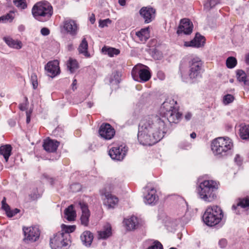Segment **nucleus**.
<instances>
[{"label":"nucleus","mask_w":249,"mask_h":249,"mask_svg":"<svg viewBox=\"0 0 249 249\" xmlns=\"http://www.w3.org/2000/svg\"><path fill=\"white\" fill-rule=\"evenodd\" d=\"M158 200L156 194V190L154 188L151 189L144 197V202L146 204H155Z\"/></svg>","instance_id":"aec40b11"},{"label":"nucleus","mask_w":249,"mask_h":249,"mask_svg":"<svg viewBox=\"0 0 249 249\" xmlns=\"http://www.w3.org/2000/svg\"><path fill=\"white\" fill-rule=\"evenodd\" d=\"M191 117L192 115L190 113H188L185 115V118L187 121L191 119Z\"/></svg>","instance_id":"13d9d810"},{"label":"nucleus","mask_w":249,"mask_h":249,"mask_svg":"<svg viewBox=\"0 0 249 249\" xmlns=\"http://www.w3.org/2000/svg\"><path fill=\"white\" fill-rule=\"evenodd\" d=\"M147 249H163L162 244L158 241H155L152 245L148 248Z\"/></svg>","instance_id":"79ce46f5"},{"label":"nucleus","mask_w":249,"mask_h":249,"mask_svg":"<svg viewBox=\"0 0 249 249\" xmlns=\"http://www.w3.org/2000/svg\"><path fill=\"white\" fill-rule=\"evenodd\" d=\"M245 62L247 64H249V53L245 55Z\"/></svg>","instance_id":"052dcab7"},{"label":"nucleus","mask_w":249,"mask_h":249,"mask_svg":"<svg viewBox=\"0 0 249 249\" xmlns=\"http://www.w3.org/2000/svg\"><path fill=\"white\" fill-rule=\"evenodd\" d=\"M124 222L126 229L128 231H131L136 229L139 224L138 218L134 216H132L130 218L124 219Z\"/></svg>","instance_id":"6ab92c4d"},{"label":"nucleus","mask_w":249,"mask_h":249,"mask_svg":"<svg viewBox=\"0 0 249 249\" xmlns=\"http://www.w3.org/2000/svg\"><path fill=\"white\" fill-rule=\"evenodd\" d=\"M62 231L59 233H63V234H69L70 233L73 232L75 229L76 226L75 225H66L62 224L61 225Z\"/></svg>","instance_id":"f704fd0d"},{"label":"nucleus","mask_w":249,"mask_h":249,"mask_svg":"<svg viewBox=\"0 0 249 249\" xmlns=\"http://www.w3.org/2000/svg\"><path fill=\"white\" fill-rule=\"evenodd\" d=\"M249 206V198L248 197L244 198H239L236 200V203L233 204L232 206V209L235 210L238 207H240L242 208H246Z\"/></svg>","instance_id":"bb28decb"},{"label":"nucleus","mask_w":249,"mask_h":249,"mask_svg":"<svg viewBox=\"0 0 249 249\" xmlns=\"http://www.w3.org/2000/svg\"><path fill=\"white\" fill-rule=\"evenodd\" d=\"M67 66L71 73H73L78 68V63L76 60L70 58L67 62Z\"/></svg>","instance_id":"473e14b6"},{"label":"nucleus","mask_w":249,"mask_h":249,"mask_svg":"<svg viewBox=\"0 0 249 249\" xmlns=\"http://www.w3.org/2000/svg\"><path fill=\"white\" fill-rule=\"evenodd\" d=\"M59 145V142H58L48 138L44 141L43 146L46 151L53 152L57 150Z\"/></svg>","instance_id":"f3484780"},{"label":"nucleus","mask_w":249,"mask_h":249,"mask_svg":"<svg viewBox=\"0 0 249 249\" xmlns=\"http://www.w3.org/2000/svg\"><path fill=\"white\" fill-rule=\"evenodd\" d=\"M119 199L115 196L110 195V208H115L118 205Z\"/></svg>","instance_id":"4c0bfd02"},{"label":"nucleus","mask_w":249,"mask_h":249,"mask_svg":"<svg viewBox=\"0 0 249 249\" xmlns=\"http://www.w3.org/2000/svg\"><path fill=\"white\" fill-rule=\"evenodd\" d=\"M136 35L139 41L142 43L145 42L150 37V31L149 28L141 29L140 31L136 33Z\"/></svg>","instance_id":"412c9836"},{"label":"nucleus","mask_w":249,"mask_h":249,"mask_svg":"<svg viewBox=\"0 0 249 249\" xmlns=\"http://www.w3.org/2000/svg\"><path fill=\"white\" fill-rule=\"evenodd\" d=\"M30 122V113L28 112H26V122L29 123Z\"/></svg>","instance_id":"bf43d9fd"},{"label":"nucleus","mask_w":249,"mask_h":249,"mask_svg":"<svg viewBox=\"0 0 249 249\" xmlns=\"http://www.w3.org/2000/svg\"><path fill=\"white\" fill-rule=\"evenodd\" d=\"M26 107L24 104H20L19 105V108L21 110H25L26 109Z\"/></svg>","instance_id":"680f3d73"},{"label":"nucleus","mask_w":249,"mask_h":249,"mask_svg":"<svg viewBox=\"0 0 249 249\" xmlns=\"http://www.w3.org/2000/svg\"><path fill=\"white\" fill-rule=\"evenodd\" d=\"M31 80L34 89H36L37 87V78L35 73H32L31 75Z\"/></svg>","instance_id":"c03bdc74"},{"label":"nucleus","mask_w":249,"mask_h":249,"mask_svg":"<svg viewBox=\"0 0 249 249\" xmlns=\"http://www.w3.org/2000/svg\"><path fill=\"white\" fill-rule=\"evenodd\" d=\"M109 23V18H107L104 20H100L99 21V27L104 28V27L107 26Z\"/></svg>","instance_id":"de8ad7c7"},{"label":"nucleus","mask_w":249,"mask_h":249,"mask_svg":"<svg viewBox=\"0 0 249 249\" xmlns=\"http://www.w3.org/2000/svg\"><path fill=\"white\" fill-rule=\"evenodd\" d=\"M100 195L104 204L109 209V188L107 187L101 189Z\"/></svg>","instance_id":"393cba45"},{"label":"nucleus","mask_w":249,"mask_h":249,"mask_svg":"<svg viewBox=\"0 0 249 249\" xmlns=\"http://www.w3.org/2000/svg\"><path fill=\"white\" fill-rule=\"evenodd\" d=\"M128 148L125 145H121L116 147H113L110 150V157L112 159L122 160L126 156Z\"/></svg>","instance_id":"9d476101"},{"label":"nucleus","mask_w":249,"mask_h":249,"mask_svg":"<svg viewBox=\"0 0 249 249\" xmlns=\"http://www.w3.org/2000/svg\"><path fill=\"white\" fill-rule=\"evenodd\" d=\"M80 237L83 244L88 247L91 245L93 239V234L89 231H84Z\"/></svg>","instance_id":"4be33fe9"},{"label":"nucleus","mask_w":249,"mask_h":249,"mask_svg":"<svg viewBox=\"0 0 249 249\" xmlns=\"http://www.w3.org/2000/svg\"><path fill=\"white\" fill-rule=\"evenodd\" d=\"M74 187L77 188V191L79 190L80 189V188H81L79 184H75L72 185L71 186V189H73V188Z\"/></svg>","instance_id":"4d7b16f0"},{"label":"nucleus","mask_w":249,"mask_h":249,"mask_svg":"<svg viewBox=\"0 0 249 249\" xmlns=\"http://www.w3.org/2000/svg\"><path fill=\"white\" fill-rule=\"evenodd\" d=\"M68 47H69V49H70L72 48V44L69 45Z\"/></svg>","instance_id":"774afa93"},{"label":"nucleus","mask_w":249,"mask_h":249,"mask_svg":"<svg viewBox=\"0 0 249 249\" xmlns=\"http://www.w3.org/2000/svg\"><path fill=\"white\" fill-rule=\"evenodd\" d=\"M41 33L43 36H47L50 34V30L47 28H43L41 30Z\"/></svg>","instance_id":"3c124183"},{"label":"nucleus","mask_w":249,"mask_h":249,"mask_svg":"<svg viewBox=\"0 0 249 249\" xmlns=\"http://www.w3.org/2000/svg\"><path fill=\"white\" fill-rule=\"evenodd\" d=\"M2 209L5 211L6 213V214L8 213V212L10 211V208L9 206L6 203V198L5 197L3 198L1 201Z\"/></svg>","instance_id":"37998d69"},{"label":"nucleus","mask_w":249,"mask_h":249,"mask_svg":"<svg viewBox=\"0 0 249 249\" xmlns=\"http://www.w3.org/2000/svg\"><path fill=\"white\" fill-rule=\"evenodd\" d=\"M79 205L82 211V215L80 218L81 224L85 226H87L89 224L90 216V213L88 206L86 204L81 202L79 203Z\"/></svg>","instance_id":"dca6fc26"},{"label":"nucleus","mask_w":249,"mask_h":249,"mask_svg":"<svg viewBox=\"0 0 249 249\" xmlns=\"http://www.w3.org/2000/svg\"><path fill=\"white\" fill-rule=\"evenodd\" d=\"M64 217L69 221H74L76 217V213L72 205H70L65 210Z\"/></svg>","instance_id":"a878e982"},{"label":"nucleus","mask_w":249,"mask_h":249,"mask_svg":"<svg viewBox=\"0 0 249 249\" xmlns=\"http://www.w3.org/2000/svg\"><path fill=\"white\" fill-rule=\"evenodd\" d=\"M119 3L121 6H124L125 4V0H119Z\"/></svg>","instance_id":"e2e57ef3"},{"label":"nucleus","mask_w":249,"mask_h":249,"mask_svg":"<svg viewBox=\"0 0 249 249\" xmlns=\"http://www.w3.org/2000/svg\"><path fill=\"white\" fill-rule=\"evenodd\" d=\"M13 2L17 7L22 9H24L27 7L25 0H14Z\"/></svg>","instance_id":"58836bf2"},{"label":"nucleus","mask_w":249,"mask_h":249,"mask_svg":"<svg viewBox=\"0 0 249 249\" xmlns=\"http://www.w3.org/2000/svg\"><path fill=\"white\" fill-rule=\"evenodd\" d=\"M3 40L7 45L11 48L18 50L22 47V44L20 41L14 40L9 36L4 37Z\"/></svg>","instance_id":"5701e85b"},{"label":"nucleus","mask_w":249,"mask_h":249,"mask_svg":"<svg viewBox=\"0 0 249 249\" xmlns=\"http://www.w3.org/2000/svg\"><path fill=\"white\" fill-rule=\"evenodd\" d=\"M220 3L219 0H208L204 4L205 9L209 10Z\"/></svg>","instance_id":"e433bc0d"},{"label":"nucleus","mask_w":249,"mask_h":249,"mask_svg":"<svg viewBox=\"0 0 249 249\" xmlns=\"http://www.w3.org/2000/svg\"><path fill=\"white\" fill-rule=\"evenodd\" d=\"M87 105L88 106V107L90 108V107H92L93 103H91V102H88Z\"/></svg>","instance_id":"69168bd1"},{"label":"nucleus","mask_w":249,"mask_h":249,"mask_svg":"<svg viewBox=\"0 0 249 249\" xmlns=\"http://www.w3.org/2000/svg\"><path fill=\"white\" fill-rule=\"evenodd\" d=\"M223 217L221 208L217 206H213L207 208L203 214V220L207 225L214 226L221 221Z\"/></svg>","instance_id":"39448f33"},{"label":"nucleus","mask_w":249,"mask_h":249,"mask_svg":"<svg viewBox=\"0 0 249 249\" xmlns=\"http://www.w3.org/2000/svg\"><path fill=\"white\" fill-rule=\"evenodd\" d=\"M63 28L67 33L71 36H75L78 29L76 22L71 19H67L64 21Z\"/></svg>","instance_id":"2eb2a0df"},{"label":"nucleus","mask_w":249,"mask_h":249,"mask_svg":"<svg viewBox=\"0 0 249 249\" xmlns=\"http://www.w3.org/2000/svg\"><path fill=\"white\" fill-rule=\"evenodd\" d=\"M25 239L31 242L36 241L39 238L40 231L36 227L23 228Z\"/></svg>","instance_id":"9b49d317"},{"label":"nucleus","mask_w":249,"mask_h":249,"mask_svg":"<svg viewBox=\"0 0 249 249\" xmlns=\"http://www.w3.org/2000/svg\"><path fill=\"white\" fill-rule=\"evenodd\" d=\"M102 53L104 54H109V48L107 46H105L102 49Z\"/></svg>","instance_id":"603ef678"},{"label":"nucleus","mask_w":249,"mask_h":249,"mask_svg":"<svg viewBox=\"0 0 249 249\" xmlns=\"http://www.w3.org/2000/svg\"><path fill=\"white\" fill-rule=\"evenodd\" d=\"M70 235L57 232L50 239V246L52 249H66L70 242Z\"/></svg>","instance_id":"0eeeda50"},{"label":"nucleus","mask_w":249,"mask_h":249,"mask_svg":"<svg viewBox=\"0 0 249 249\" xmlns=\"http://www.w3.org/2000/svg\"><path fill=\"white\" fill-rule=\"evenodd\" d=\"M100 136L105 139H109V124H103L99 129Z\"/></svg>","instance_id":"c85d7f7f"},{"label":"nucleus","mask_w":249,"mask_h":249,"mask_svg":"<svg viewBox=\"0 0 249 249\" xmlns=\"http://www.w3.org/2000/svg\"><path fill=\"white\" fill-rule=\"evenodd\" d=\"M174 103H177L175 102L174 100L165 101L161 107V112L163 114L160 113L158 115L162 118H165V123L166 127L167 120L170 123H178L181 117V114L178 111V108L173 106Z\"/></svg>","instance_id":"7ed1b4c3"},{"label":"nucleus","mask_w":249,"mask_h":249,"mask_svg":"<svg viewBox=\"0 0 249 249\" xmlns=\"http://www.w3.org/2000/svg\"><path fill=\"white\" fill-rule=\"evenodd\" d=\"M240 136L243 139H249V125H244L241 127Z\"/></svg>","instance_id":"72a5a7b5"},{"label":"nucleus","mask_w":249,"mask_h":249,"mask_svg":"<svg viewBox=\"0 0 249 249\" xmlns=\"http://www.w3.org/2000/svg\"><path fill=\"white\" fill-rule=\"evenodd\" d=\"M233 143L228 137H218L214 139L211 144V148L215 155H225L231 149Z\"/></svg>","instance_id":"423d86ee"},{"label":"nucleus","mask_w":249,"mask_h":249,"mask_svg":"<svg viewBox=\"0 0 249 249\" xmlns=\"http://www.w3.org/2000/svg\"><path fill=\"white\" fill-rule=\"evenodd\" d=\"M202 62L199 57H196L190 60L189 62V76L191 79L198 77L202 71Z\"/></svg>","instance_id":"1a4fd4ad"},{"label":"nucleus","mask_w":249,"mask_h":249,"mask_svg":"<svg viewBox=\"0 0 249 249\" xmlns=\"http://www.w3.org/2000/svg\"><path fill=\"white\" fill-rule=\"evenodd\" d=\"M219 183L213 180H204L200 182L197 187L199 197L207 202H211L216 198V191Z\"/></svg>","instance_id":"f03ea898"},{"label":"nucleus","mask_w":249,"mask_h":249,"mask_svg":"<svg viewBox=\"0 0 249 249\" xmlns=\"http://www.w3.org/2000/svg\"><path fill=\"white\" fill-rule=\"evenodd\" d=\"M89 20L91 24H93L95 21V15L94 14L92 13L89 17Z\"/></svg>","instance_id":"5fc2aeb1"},{"label":"nucleus","mask_w":249,"mask_h":249,"mask_svg":"<svg viewBox=\"0 0 249 249\" xmlns=\"http://www.w3.org/2000/svg\"><path fill=\"white\" fill-rule=\"evenodd\" d=\"M140 14L144 22L148 23L155 18L156 10L150 7H143L140 10Z\"/></svg>","instance_id":"4468645a"},{"label":"nucleus","mask_w":249,"mask_h":249,"mask_svg":"<svg viewBox=\"0 0 249 249\" xmlns=\"http://www.w3.org/2000/svg\"><path fill=\"white\" fill-rule=\"evenodd\" d=\"M236 59L233 56H230L227 58L226 62V66L229 69H232L237 65Z\"/></svg>","instance_id":"c9c22d12"},{"label":"nucleus","mask_w":249,"mask_h":249,"mask_svg":"<svg viewBox=\"0 0 249 249\" xmlns=\"http://www.w3.org/2000/svg\"><path fill=\"white\" fill-rule=\"evenodd\" d=\"M234 97L231 94H227L224 96L223 98V103L225 105L229 104L233 102L234 100Z\"/></svg>","instance_id":"a19ab883"},{"label":"nucleus","mask_w":249,"mask_h":249,"mask_svg":"<svg viewBox=\"0 0 249 249\" xmlns=\"http://www.w3.org/2000/svg\"><path fill=\"white\" fill-rule=\"evenodd\" d=\"M88 43L85 37L82 38V41L78 48V51L80 54H83L86 57H90V54L88 51Z\"/></svg>","instance_id":"b1692460"},{"label":"nucleus","mask_w":249,"mask_h":249,"mask_svg":"<svg viewBox=\"0 0 249 249\" xmlns=\"http://www.w3.org/2000/svg\"><path fill=\"white\" fill-rule=\"evenodd\" d=\"M14 18V17L12 15L11 13L7 14L5 16H3L0 17V23H4L6 21L10 20V21L12 20Z\"/></svg>","instance_id":"ea45409f"},{"label":"nucleus","mask_w":249,"mask_h":249,"mask_svg":"<svg viewBox=\"0 0 249 249\" xmlns=\"http://www.w3.org/2000/svg\"><path fill=\"white\" fill-rule=\"evenodd\" d=\"M227 244V240L225 239H222L219 241V245L222 248H225Z\"/></svg>","instance_id":"8fccbe9b"},{"label":"nucleus","mask_w":249,"mask_h":249,"mask_svg":"<svg viewBox=\"0 0 249 249\" xmlns=\"http://www.w3.org/2000/svg\"><path fill=\"white\" fill-rule=\"evenodd\" d=\"M45 70L48 76L52 78L55 77L60 72L58 61L55 60L48 62L45 66Z\"/></svg>","instance_id":"f8f14e48"},{"label":"nucleus","mask_w":249,"mask_h":249,"mask_svg":"<svg viewBox=\"0 0 249 249\" xmlns=\"http://www.w3.org/2000/svg\"><path fill=\"white\" fill-rule=\"evenodd\" d=\"M143 66L142 64H139L132 70L131 75L135 80L138 81L140 79L141 81L145 82L150 79L151 75L148 68L145 66L147 69L143 68Z\"/></svg>","instance_id":"6e6552de"},{"label":"nucleus","mask_w":249,"mask_h":249,"mask_svg":"<svg viewBox=\"0 0 249 249\" xmlns=\"http://www.w3.org/2000/svg\"><path fill=\"white\" fill-rule=\"evenodd\" d=\"M19 212V210L17 208L13 210H10V211L8 212V213H7V215L9 217H12Z\"/></svg>","instance_id":"09e8293b"},{"label":"nucleus","mask_w":249,"mask_h":249,"mask_svg":"<svg viewBox=\"0 0 249 249\" xmlns=\"http://www.w3.org/2000/svg\"><path fill=\"white\" fill-rule=\"evenodd\" d=\"M205 38L198 34H196L195 38L189 42H185L184 45L186 47H195L199 48L204 45Z\"/></svg>","instance_id":"a211bd4d"},{"label":"nucleus","mask_w":249,"mask_h":249,"mask_svg":"<svg viewBox=\"0 0 249 249\" xmlns=\"http://www.w3.org/2000/svg\"><path fill=\"white\" fill-rule=\"evenodd\" d=\"M158 75L159 78L161 80H163L164 78V74L162 72H159Z\"/></svg>","instance_id":"6e6d98bb"},{"label":"nucleus","mask_w":249,"mask_h":249,"mask_svg":"<svg viewBox=\"0 0 249 249\" xmlns=\"http://www.w3.org/2000/svg\"><path fill=\"white\" fill-rule=\"evenodd\" d=\"M165 118L157 115L143 118L139 124L138 139L144 145H152L160 141L167 132Z\"/></svg>","instance_id":"f257e3e1"},{"label":"nucleus","mask_w":249,"mask_h":249,"mask_svg":"<svg viewBox=\"0 0 249 249\" xmlns=\"http://www.w3.org/2000/svg\"><path fill=\"white\" fill-rule=\"evenodd\" d=\"M193 24L192 22L187 18L182 19L180 21L177 33L180 35L183 33L185 35H190L193 31Z\"/></svg>","instance_id":"ddd939ff"},{"label":"nucleus","mask_w":249,"mask_h":249,"mask_svg":"<svg viewBox=\"0 0 249 249\" xmlns=\"http://www.w3.org/2000/svg\"><path fill=\"white\" fill-rule=\"evenodd\" d=\"M76 84H77V81H76V79H74V80H73V82H72V86H74L75 85H76Z\"/></svg>","instance_id":"338daca9"},{"label":"nucleus","mask_w":249,"mask_h":249,"mask_svg":"<svg viewBox=\"0 0 249 249\" xmlns=\"http://www.w3.org/2000/svg\"><path fill=\"white\" fill-rule=\"evenodd\" d=\"M11 151L12 147L9 144L2 145L0 147V154L3 156L6 162L11 155Z\"/></svg>","instance_id":"c756f323"},{"label":"nucleus","mask_w":249,"mask_h":249,"mask_svg":"<svg viewBox=\"0 0 249 249\" xmlns=\"http://www.w3.org/2000/svg\"><path fill=\"white\" fill-rule=\"evenodd\" d=\"M31 200H35L39 197V195L38 194L37 191L35 190L30 195Z\"/></svg>","instance_id":"49530a36"},{"label":"nucleus","mask_w":249,"mask_h":249,"mask_svg":"<svg viewBox=\"0 0 249 249\" xmlns=\"http://www.w3.org/2000/svg\"><path fill=\"white\" fill-rule=\"evenodd\" d=\"M120 53V51L119 49L110 47V57H114L118 55Z\"/></svg>","instance_id":"a18cd8bd"},{"label":"nucleus","mask_w":249,"mask_h":249,"mask_svg":"<svg viewBox=\"0 0 249 249\" xmlns=\"http://www.w3.org/2000/svg\"><path fill=\"white\" fill-rule=\"evenodd\" d=\"M33 17L40 21L49 20L53 14V8L51 4L47 1H41L36 3L32 8Z\"/></svg>","instance_id":"20e7f679"},{"label":"nucleus","mask_w":249,"mask_h":249,"mask_svg":"<svg viewBox=\"0 0 249 249\" xmlns=\"http://www.w3.org/2000/svg\"><path fill=\"white\" fill-rule=\"evenodd\" d=\"M190 137L193 138L195 139L196 137V134L195 132H193L190 134Z\"/></svg>","instance_id":"0e129e2a"},{"label":"nucleus","mask_w":249,"mask_h":249,"mask_svg":"<svg viewBox=\"0 0 249 249\" xmlns=\"http://www.w3.org/2000/svg\"><path fill=\"white\" fill-rule=\"evenodd\" d=\"M236 77L240 82H243L246 86H249V78L247 77L246 73L242 70H237L236 71Z\"/></svg>","instance_id":"cd10ccee"},{"label":"nucleus","mask_w":249,"mask_h":249,"mask_svg":"<svg viewBox=\"0 0 249 249\" xmlns=\"http://www.w3.org/2000/svg\"><path fill=\"white\" fill-rule=\"evenodd\" d=\"M115 134V129L110 125V140L114 137Z\"/></svg>","instance_id":"864d4df0"},{"label":"nucleus","mask_w":249,"mask_h":249,"mask_svg":"<svg viewBox=\"0 0 249 249\" xmlns=\"http://www.w3.org/2000/svg\"><path fill=\"white\" fill-rule=\"evenodd\" d=\"M109 236V224H107L103 229L98 231V238L99 239H106Z\"/></svg>","instance_id":"7c9ffc66"},{"label":"nucleus","mask_w":249,"mask_h":249,"mask_svg":"<svg viewBox=\"0 0 249 249\" xmlns=\"http://www.w3.org/2000/svg\"><path fill=\"white\" fill-rule=\"evenodd\" d=\"M121 73L120 71H116L112 73L110 79V83L112 85H117L120 82Z\"/></svg>","instance_id":"2f4dec72"}]
</instances>
